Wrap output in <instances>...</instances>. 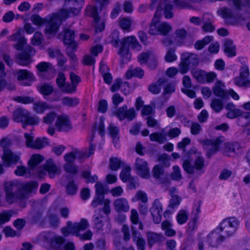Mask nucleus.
<instances>
[{"label":"nucleus","instance_id":"f257e3e1","mask_svg":"<svg viewBox=\"0 0 250 250\" xmlns=\"http://www.w3.org/2000/svg\"><path fill=\"white\" fill-rule=\"evenodd\" d=\"M83 0H66L65 5L67 9H62L51 17L45 28V33L54 36L57 32L62 21L65 20L71 16L79 14Z\"/></svg>","mask_w":250,"mask_h":250},{"label":"nucleus","instance_id":"f03ea898","mask_svg":"<svg viewBox=\"0 0 250 250\" xmlns=\"http://www.w3.org/2000/svg\"><path fill=\"white\" fill-rule=\"evenodd\" d=\"M173 8L172 4L167 0H161L159 1L156 11L149 25L148 33L152 35H167L172 29L171 26L167 22H160L157 14L159 11H164L165 17L167 19H170L173 16L171 12Z\"/></svg>","mask_w":250,"mask_h":250},{"label":"nucleus","instance_id":"7ed1b4c3","mask_svg":"<svg viewBox=\"0 0 250 250\" xmlns=\"http://www.w3.org/2000/svg\"><path fill=\"white\" fill-rule=\"evenodd\" d=\"M4 190L5 199L10 204L20 200L21 182L18 181H9L4 183Z\"/></svg>","mask_w":250,"mask_h":250},{"label":"nucleus","instance_id":"20e7f679","mask_svg":"<svg viewBox=\"0 0 250 250\" xmlns=\"http://www.w3.org/2000/svg\"><path fill=\"white\" fill-rule=\"evenodd\" d=\"M199 62V59L197 54L189 52L183 53L181 55V62L179 64V72L184 74L190 68L197 66Z\"/></svg>","mask_w":250,"mask_h":250},{"label":"nucleus","instance_id":"39448f33","mask_svg":"<svg viewBox=\"0 0 250 250\" xmlns=\"http://www.w3.org/2000/svg\"><path fill=\"white\" fill-rule=\"evenodd\" d=\"M42 239L48 244L49 250H62L65 242L63 237L52 232H44L42 235Z\"/></svg>","mask_w":250,"mask_h":250},{"label":"nucleus","instance_id":"423d86ee","mask_svg":"<svg viewBox=\"0 0 250 250\" xmlns=\"http://www.w3.org/2000/svg\"><path fill=\"white\" fill-rule=\"evenodd\" d=\"M240 221L235 217H229L223 220L218 227L221 231L224 232L226 238L234 235L238 229Z\"/></svg>","mask_w":250,"mask_h":250},{"label":"nucleus","instance_id":"0eeeda50","mask_svg":"<svg viewBox=\"0 0 250 250\" xmlns=\"http://www.w3.org/2000/svg\"><path fill=\"white\" fill-rule=\"evenodd\" d=\"M89 226L87 220L85 219H82L80 222L72 224L70 221H68L66 227L62 229V232L64 235L67 236L69 234H76L77 236L80 231L86 229Z\"/></svg>","mask_w":250,"mask_h":250},{"label":"nucleus","instance_id":"6e6552de","mask_svg":"<svg viewBox=\"0 0 250 250\" xmlns=\"http://www.w3.org/2000/svg\"><path fill=\"white\" fill-rule=\"evenodd\" d=\"M224 142L223 137L213 140L206 139L202 141L204 149L206 151V156L210 158L218 150L221 144Z\"/></svg>","mask_w":250,"mask_h":250},{"label":"nucleus","instance_id":"1a4fd4ad","mask_svg":"<svg viewBox=\"0 0 250 250\" xmlns=\"http://www.w3.org/2000/svg\"><path fill=\"white\" fill-rule=\"evenodd\" d=\"M61 168L58 167L52 159L47 160L42 167L39 171L40 174H45L47 173L49 178H54L56 175L61 173Z\"/></svg>","mask_w":250,"mask_h":250},{"label":"nucleus","instance_id":"9d476101","mask_svg":"<svg viewBox=\"0 0 250 250\" xmlns=\"http://www.w3.org/2000/svg\"><path fill=\"white\" fill-rule=\"evenodd\" d=\"M32 135V133L29 134L25 133L24 134L26 145L27 147L36 149H41L48 145V142L46 138H38L34 141V136Z\"/></svg>","mask_w":250,"mask_h":250},{"label":"nucleus","instance_id":"9b49d317","mask_svg":"<svg viewBox=\"0 0 250 250\" xmlns=\"http://www.w3.org/2000/svg\"><path fill=\"white\" fill-rule=\"evenodd\" d=\"M249 75L248 66L247 65L243 66L240 69L239 76L234 78V83L239 87H250V80L248 79Z\"/></svg>","mask_w":250,"mask_h":250},{"label":"nucleus","instance_id":"f8f14e48","mask_svg":"<svg viewBox=\"0 0 250 250\" xmlns=\"http://www.w3.org/2000/svg\"><path fill=\"white\" fill-rule=\"evenodd\" d=\"M36 53L35 50L31 46L27 45L17 55L18 63L21 65H26L31 62V56Z\"/></svg>","mask_w":250,"mask_h":250},{"label":"nucleus","instance_id":"ddd939ff","mask_svg":"<svg viewBox=\"0 0 250 250\" xmlns=\"http://www.w3.org/2000/svg\"><path fill=\"white\" fill-rule=\"evenodd\" d=\"M38 188V183L36 181H30L26 183H21L20 200L27 198L29 195L35 193Z\"/></svg>","mask_w":250,"mask_h":250},{"label":"nucleus","instance_id":"4468645a","mask_svg":"<svg viewBox=\"0 0 250 250\" xmlns=\"http://www.w3.org/2000/svg\"><path fill=\"white\" fill-rule=\"evenodd\" d=\"M218 229L217 227L216 229L210 232L207 236V242L209 246L211 247H218L226 238L225 236L220 233L218 231Z\"/></svg>","mask_w":250,"mask_h":250},{"label":"nucleus","instance_id":"2eb2a0df","mask_svg":"<svg viewBox=\"0 0 250 250\" xmlns=\"http://www.w3.org/2000/svg\"><path fill=\"white\" fill-rule=\"evenodd\" d=\"M115 115L120 121H123L126 118L129 121H132L136 116L134 108L132 107L127 109L126 105L119 108L117 110Z\"/></svg>","mask_w":250,"mask_h":250},{"label":"nucleus","instance_id":"dca6fc26","mask_svg":"<svg viewBox=\"0 0 250 250\" xmlns=\"http://www.w3.org/2000/svg\"><path fill=\"white\" fill-rule=\"evenodd\" d=\"M95 146L90 144L88 154L85 152H79L76 155L73 152L65 154L64 156V159L66 163H73L76 157L79 159H84L89 157L92 155L95 151Z\"/></svg>","mask_w":250,"mask_h":250},{"label":"nucleus","instance_id":"f3484780","mask_svg":"<svg viewBox=\"0 0 250 250\" xmlns=\"http://www.w3.org/2000/svg\"><path fill=\"white\" fill-rule=\"evenodd\" d=\"M150 212L155 224H159L162 220V205L159 199H155L150 208Z\"/></svg>","mask_w":250,"mask_h":250},{"label":"nucleus","instance_id":"a211bd4d","mask_svg":"<svg viewBox=\"0 0 250 250\" xmlns=\"http://www.w3.org/2000/svg\"><path fill=\"white\" fill-rule=\"evenodd\" d=\"M242 148L237 142H228L224 145V152L228 156H234L241 153Z\"/></svg>","mask_w":250,"mask_h":250},{"label":"nucleus","instance_id":"6ab92c4d","mask_svg":"<svg viewBox=\"0 0 250 250\" xmlns=\"http://www.w3.org/2000/svg\"><path fill=\"white\" fill-rule=\"evenodd\" d=\"M23 33L22 30L20 29L15 33L8 37V40L17 42L14 46L19 50L21 49L24 44L26 43V40L23 36Z\"/></svg>","mask_w":250,"mask_h":250},{"label":"nucleus","instance_id":"aec40b11","mask_svg":"<svg viewBox=\"0 0 250 250\" xmlns=\"http://www.w3.org/2000/svg\"><path fill=\"white\" fill-rule=\"evenodd\" d=\"M55 125L59 131H67L72 128L70 121L68 117L66 115L59 116L56 122Z\"/></svg>","mask_w":250,"mask_h":250},{"label":"nucleus","instance_id":"412c9836","mask_svg":"<svg viewBox=\"0 0 250 250\" xmlns=\"http://www.w3.org/2000/svg\"><path fill=\"white\" fill-rule=\"evenodd\" d=\"M2 159L4 166L7 167L15 165L20 160V155L14 153L11 150L3 153Z\"/></svg>","mask_w":250,"mask_h":250},{"label":"nucleus","instance_id":"4be33fe9","mask_svg":"<svg viewBox=\"0 0 250 250\" xmlns=\"http://www.w3.org/2000/svg\"><path fill=\"white\" fill-rule=\"evenodd\" d=\"M135 166L138 174L142 177L147 178L149 177V169L146 161L138 158L136 160Z\"/></svg>","mask_w":250,"mask_h":250},{"label":"nucleus","instance_id":"5701e85b","mask_svg":"<svg viewBox=\"0 0 250 250\" xmlns=\"http://www.w3.org/2000/svg\"><path fill=\"white\" fill-rule=\"evenodd\" d=\"M29 111L26 109L19 107L14 110L12 117L14 121L17 123H24L28 117Z\"/></svg>","mask_w":250,"mask_h":250},{"label":"nucleus","instance_id":"b1692460","mask_svg":"<svg viewBox=\"0 0 250 250\" xmlns=\"http://www.w3.org/2000/svg\"><path fill=\"white\" fill-rule=\"evenodd\" d=\"M203 25L202 29L206 32H211L215 30V27L213 25V20L212 16L208 13H205L202 16Z\"/></svg>","mask_w":250,"mask_h":250},{"label":"nucleus","instance_id":"393cba45","mask_svg":"<svg viewBox=\"0 0 250 250\" xmlns=\"http://www.w3.org/2000/svg\"><path fill=\"white\" fill-rule=\"evenodd\" d=\"M152 175L156 179L158 180L162 183L167 181V176L164 173L163 167L160 165H155L152 169Z\"/></svg>","mask_w":250,"mask_h":250},{"label":"nucleus","instance_id":"a878e982","mask_svg":"<svg viewBox=\"0 0 250 250\" xmlns=\"http://www.w3.org/2000/svg\"><path fill=\"white\" fill-rule=\"evenodd\" d=\"M224 51L229 57H233L236 55V46L230 39H227L224 41Z\"/></svg>","mask_w":250,"mask_h":250},{"label":"nucleus","instance_id":"bb28decb","mask_svg":"<svg viewBox=\"0 0 250 250\" xmlns=\"http://www.w3.org/2000/svg\"><path fill=\"white\" fill-rule=\"evenodd\" d=\"M115 209L118 212H127L129 209V206L127 200L125 198L116 199L113 203Z\"/></svg>","mask_w":250,"mask_h":250},{"label":"nucleus","instance_id":"cd10ccee","mask_svg":"<svg viewBox=\"0 0 250 250\" xmlns=\"http://www.w3.org/2000/svg\"><path fill=\"white\" fill-rule=\"evenodd\" d=\"M63 42L64 44L72 46L73 44L77 43L74 41L75 32L70 27H64L63 29Z\"/></svg>","mask_w":250,"mask_h":250},{"label":"nucleus","instance_id":"c85d7f7f","mask_svg":"<svg viewBox=\"0 0 250 250\" xmlns=\"http://www.w3.org/2000/svg\"><path fill=\"white\" fill-rule=\"evenodd\" d=\"M109 134L112 139V142L115 147L119 146V128L110 124L108 127Z\"/></svg>","mask_w":250,"mask_h":250},{"label":"nucleus","instance_id":"c756f323","mask_svg":"<svg viewBox=\"0 0 250 250\" xmlns=\"http://www.w3.org/2000/svg\"><path fill=\"white\" fill-rule=\"evenodd\" d=\"M132 239L134 243H136L137 249L141 248H145L146 241L143 238L141 233L137 231L134 227H131Z\"/></svg>","mask_w":250,"mask_h":250},{"label":"nucleus","instance_id":"7c9ffc66","mask_svg":"<svg viewBox=\"0 0 250 250\" xmlns=\"http://www.w3.org/2000/svg\"><path fill=\"white\" fill-rule=\"evenodd\" d=\"M89 10L90 15L93 18L95 22L96 31H102L104 28V23L102 21L101 23L99 24L100 18L98 15L97 8L95 6L90 7L89 8Z\"/></svg>","mask_w":250,"mask_h":250},{"label":"nucleus","instance_id":"2f4dec72","mask_svg":"<svg viewBox=\"0 0 250 250\" xmlns=\"http://www.w3.org/2000/svg\"><path fill=\"white\" fill-rule=\"evenodd\" d=\"M225 85L221 82L218 81L213 88L214 94L221 98H226L228 96V92L224 90Z\"/></svg>","mask_w":250,"mask_h":250},{"label":"nucleus","instance_id":"473e14b6","mask_svg":"<svg viewBox=\"0 0 250 250\" xmlns=\"http://www.w3.org/2000/svg\"><path fill=\"white\" fill-rule=\"evenodd\" d=\"M167 83L166 78H160L156 83H152L148 86V90L154 94H158L161 91V85Z\"/></svg>","mask_w":250,"mask_h":250},{"label":"nucleus","instance_id":"72a5a7b5","mask_svg":"<svg viewBox=\"0 0 250 250\" xmlns=\"http://www.w3.org/2000/svg\"><path fill=\"white\" fill-rule=\"evenodd\" d=\"M129 46L127 43H124V39L121 42V47L119 52V55L122 57L123 61L127 62L130 59V55L129 54Z\"/></svg>","mask_w":250,"mask_h":250},{"label":"nucleus","instance_id":"f704fd0d","mask_svg":"<svg viewBox=\"0 0 250 250\" xmlns=\"http://www.w3.org/2000/svg\"><path fill=\"white\" fill-rule=\"evenodd\" d=\"M103 212L101 209H98L95 211L93 216V222L95 227L98 230H101L104 224L102 219L103 218Z\"/></svg>","mask_w":250,"mask_h":250},{"label":"nucleus","instance_id":"c9c22d12","mask_svg":"<svg viewBox=\"0 0 250 250\" xmlns=\"http://www.w3.org/2000/svg\"><path fill=\"white\" fill-rule=\"evenodd\" d=\"M34 111L38 114H42L44 111L50 108L48 104L42 101H38L33 104Z\"/></svg>","mask_w":250,"mask_h":250},{"label":"nucleus","instance_id":"e433bc0d","mask_svg":"<svg viewBox=\"0 0 250 250\" xmlns=\"http://www.w3.org/2000/svg\"><path fill=\"white\" fill-rule=\"evenodd\" d=\"M150 140L153 142H157L160 144H163L167 140V134L163 132V130L161 132H154L149 135Z\"/></svg>","mask_w":250,"mask_h":250},{"label":"nucleus","instance_id":"4c0bfd02","mask_svg":"<svg viewBox=\"0 0 250 250\" xmlns=\"http://www.w3.org/2000/svg\"><path fill=\"white\" fill-rule=\"evenodd\" d=\"M77 47V44L74 43L72 46H68L66 49V54L69 57L71 62V65L74 66L77 62V58L74 53Z\"/></svg>","mask_w":250,"mask_h":250},{"label":"nucleus","instance_id":"58836bf2","mask_svg":"<svg viewBox=\"0 0 250 250\" xmlns=\"http://www.w3.org/2000/svg\"><path fill=\"white\" fill-rule=\"evenodd\" d=\"M147 236L148 242L150 246L154 245L156 243L163 241L165 238L163 235L154 232H148Z\"/></svg>","mask_w":250,"mask_h":250},{"label":"nucleus","instance_id":"ea45409f","mask_svg":"<svg viewBox=\"0 0 250 250\" xmlns=\"http://www.w3.org/2000/svg\"><path fill=\"white\" fill-rule=\"evenodd\" d=\"M124 43H127L129 46L136 51H139L141 49V45L137 41L134 36H129L124 38Z\"/></svg>","mask_w":250,"mask_h":250},{"label":"nucleus","instance_id":"a19ab883","mask_svg":"<svg viewBox=\"0 0 250 250\" xmlns=\"http://www.w3.org/2000/svg\"><path fill=\"white\" fill-rule=\"evenodd\" d=\"M144 75V71L140 67H137L134 69H129L125 73V77L127 79H130L133 77L141 79L143 78Z\"/></svg>","mask_w":250,"mask_h":250},{"label":"nucleus","instance_id":"79ce46f5","mask_svg":"<svg viewBox=\"0 0 250 250\" xmlns=\"http://www.w3.org/2000/svg\"><path fill=\"white\" fill-rule=\"evenodd\" d=\"M175 41L177 42V45H182L187 37V31L184 28L177 29L175 31Z\"/></svg>","mask_w":250,"mask_h":250},{"label":"nucleus","instance_id":"37998d69","mask_svg":"<svg viewBox=\"0 0 250 250\" xmlns=\"http://www.w3.org/2000/svg\"><path fill=\"white\" fill-rule=\"evenodd\" d=\"M17 75L18 80H27L29 81L34 80L33 74L25 69H21L17 71Z\"/></svg>","mask_w":250,"mask_h":250},{"label":"nucleus","instance_id":"c03bdc74","mask_svg":"<svg viewBox=\"0 0 250 250\" xmlns=\"http://www.w3.org/2000/svg\"><path fill=\"white\" fill-rule=\"evenodd\" d=\"M188 212L186 209L180 210L176 215V220L179 225L186 223L188 219Z\"/></svg>","mask_w":250,"mask_h":250},{"label":"nucleus","instance_id":"a18cd8bd","mask_svg":"<svg viewBox=\"0 0 250 250\" xmlns=\"http://www.w3.org/2000/svg\"><path fill=\"white\" fill-rule=\"evenodd\" d=\"M176 189L174 188H171L169 189V192L171 196V198L169 201L168 207L171 208H174L177 207L180 204L181 199L177 195H174L172 191H175Z\"/></svg>","mask_w":250,"mask_h":250},{"label":"nucleus","instance_id":"49530a36","mask_svg":"<svg viewBox=\"0 0 250 250\" xmlns=\"http://www.w3.org/2000/svg\"><path fill=\"white\" fill-rule=\"evenodd\" d=\"M79 99L77 97H64L62 99V104L68 107H74L79 104Z\"/></svg>","mask_w":250,"mask_h":250},{"label":"nucleus","instance_id":"de8ad7c7","mask_svg":"<svg viewBox=\"0 0 250 250\" xmlns=\"http://www.w3.org/2000/svg\"><path fill=\"white\" fill-rule=\"evenodd\" d=\"M237 119L238 125L246 127L250 125V112H246Z\"/></svg>","mask_w":250,"mask_h":250},{"label":"nucleus","instance_id":"09e8293b","mask_svg":"<svg viewBox=\"0 0 250 250\" xmlns=\"http://www.w3.org/2000/svg\"><path fill=\"white\" fill-rule=\"evenodd\" d=\"M191 74L193 78L199 83H205L206 71L201 69H195L192 71Z\"/></svg>","mask_w":250,"mask_h":250},{"label":"nucleus","instance_id":"8fccbe9b","mask_svg":"<svg viewBox=\"0 0 250 250\" xmlns=\"http://www.w3.org/2000/svg\"><path fill=\"white\" fill-rule=\"evenodd\" d=\"M43 160L44 157L42 156L40 154H34L28 161V165L33 169Z\"/></svg>","mask_w":250,"mask_h":250},{"label":"nucleus","instance_id":"3c124183","mask_svg":"<svg viewBox=\"0 0 250 250\" xmlns=\"http://www.w3.org/2000/svg\"><path fill=\"white\" fill-rule=\"evenodd\" d=\"M58 116L56 112L54 111L50 112L43 117L42 119L43 122L47 125H51L56 119H57Z\"/></svg>","mask_w":250,"mask_h":250},{"label":"nucleus","instance_id":"603ef678","mask_svg":"<svg viewBox=\"0 0 250 250\" xmlns=\"http://www.w3.org/2000/svg\"><path fill=\"white\" fill-rule=\"evenodd\" d=\"M205 159L201 155H198L196 157L194 162V167L195 169L197 170H202L205 167Z\"/></svg>","mask_w":250,"mask_h":250},{"label":"nucleus","instance_id":"864d4df0","mask_svg":"<svg viewBox=\"0 0 250 250\" xmlns=\"http://www.w3.org/2000/svg\"><path fill=\"white\" fill-rule=\"evenodd\" d=\"M121 160L117 157H111L109 159V168L112 170L116 171L120 168L122 165Z\"/></svg>","mask_w":250,"mask_h":250},{"label":"nucleus","instance_id":"5fc2aeb1","mask_svg":"<svg viewBox=\"0 0 250 250\" xmlns=\"http://www.w3.org/2000/svg\"><path fill=\"white\" fill-rule=\"evenodd\" d=\"M132 200L133 202L141 201L142 203H147L148 201V198L146 192L139 190L137 191L135 197L132 198Z\"/></svg>","mask_w":250,"mask_h":250},{"label":"nucleus","instance_id":"6e6d98bb","mask_svg":"<svg viewBox=\"0 0 250 250\" xmlns=\"http://www.w3.org/2000/svg\"><path fill=\"white\" fill-rule=\"evenodd\" d=\"M217 13L224 19L231 18L233 17L232 10L226 7L219 9L217 10Z\"/></svg>","mask_w":250,"mask_h":250},{"label":"nucleus","instance_id":"4d7b16f0","mask_svg":"<svg viewBox=\"0 0 250 250\" xmlns=\"http://www.w3.org/2000/svg\"><path fill=\"white\" fill-rule=\"evenodd\" d=\"M130 171L131 168L128 166L125 167V168L122 170L120 174V178L123 182H126L129 179L132 178L130 176Z\"/></svg>","mask_w":250,"mask_h":250},{"label":"nucleus","instance_id":"13d9d810","mask_svg":"<svg viewBox=\"0 0 250 250\" xmlns=\"http://www.w3.org/2000/svg\"><path fill=\"white\" fill-rule=\"evenodd\" d=\"M63 169L66 172L73 175L77 174L78 171V167L72 163L65 164Z\"/></svg>","mask_w":250,"mask_h":250},{"label":"nucleus","instance_id":"bf43d9fd","mask_svg":"<svg viewBox=\"0 0 250 250\" xmlns=\"http://www.w3.org/2000/svg\"><path fill=\"white\" fill-rule=\"evenodd\" d=\"M132 21L131 19L123 18L120 21V26L124 30L130 31Z\"/></svg>","mask_w":250,"mask_h":250},{"label":"nucleus","instance_id":"052dcab7","mask_svg":"<svg viewBox=\"0 0 250 250\" xmlns=\"http://www.w3.org/2000/svg\"><path fill=\"white\" fill-rule=\"evenodd\" d=\"M152 54L150 51H148L146 53H143L138 57L139 62L141 65L145 64L146 63L147 60L148 62L151 59Z\"/></svg>","mask_w":250,"mask_h":250},{"label":"nucleus","instance_id":"680f3d73","mask_svg":"<svg viewBox=\"0 0 250 250\" xmlns=\"http://www.w3.org/2000/svg\"><path fill=\"white\" fill-rule=\"evenodd\" d=\"M78 188L74 184L73 180L69 181L66 186V191L69 195L75 194L77 191Z\"/></svg>","mask_w":250,"mask_h":250},{"label":"nucleus","instance_id":"e2e57ef3","mask_svg":"<svg viewBox=\"0 0 250 250\" xmlns=\"http://www.w3.org/2000/svg\"><path fill=\"white\" fill-rule=\"evenodd\" d=\"M39 90L43 95H49L52 93L53 88L51 85L46 83L41 85Z\"/></svg>","mask_w":250,"mask_h":250},{"label":"nucleus","instance_id":"0e129e2a","mask_svg":"<svg viewBox=\"0 0 250 250\" xmlns=\"http://www.w3.org/2000/svg\"><path fill=\"white\" fill-rule=\"evenodd\" d=\"M76 87L75 85L72 83H66L64 87H62L61 90L65 93L73 94L76 91Z\"/></svg>","mask_w":250,"mask_h":250},{"label":"nucleus","instance_id":"69168bd1","mask_svg":"<svg viewBox=\"0 0 250 250\" xmlns=\"http://www.w3.org/2000/svg\"><path fill=\"white\" fill-rule=\"evenodd\" d=\"M110 43L115 47L119 46V34L117 31L113 32L109 36Z\"/></svg>","mask_w":250,"mask_h":250},{"label":"nucleus","instance_id":"338daca9","mask_svg":"<svg viewBox=\"0 0 250 250\" xmlns=\"http://www.w3.org/2000/svg\"><path fill=\"white\" fill-rule=\"evenodd\" d=\"M211 107L216 112H220L223 108V102L219 99H214L210 104Z\"/></svg>","mask_w":250,"mask_h":250},{"label":"nucleus","instance_id":"774afa93","mask_svg":"<svg viewBox=\"0 0 250 250\" xmlns=\"http://www.w3.org/2000/svg\"><path fill=\"white\" fill-rule=\"evenodd\" d=\"M42 34L39 32H36L32 38L31 42L34 45H39L42 43Z\"/></svg>","mask_w":250,"mask_h":250}]
</instances>
